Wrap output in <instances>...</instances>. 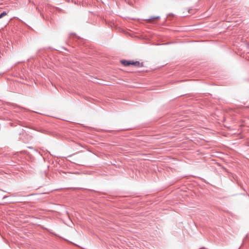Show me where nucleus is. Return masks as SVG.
<instances>
[{"label": "nucleus", "mask_w": 249, "mask_h": 249, "mask_svg": "<svg viewBox=\"0 0 249 249\" xmlns=\"http://www.w3.org/2000/svg\"><path fill=\"white\" fill-rule=\"evenodd\" d=\"M121 63L124 66H129L130 65H132L139 67H141L143 66L142 63H140L139 61L122 60L121 61Z\"/></svg>", "instance_id": "nucleus-1"}, {"label": "nucleus", "mask_w": 249, "mask_h": 249, "mask_svg": "<svg viewBox=\"0 0 249 249\" xmlns=\"http://www.w3.org/2000/svg\"><path fill=\"white\" fill-rule=\"evenodd\" d=\"M160 18L159 17H153L148 19L149 22H152L155 20H158Z\"/></svg>", "instance_id": "nucleus-2"}, {"label": "nucleus", "mask_w": 249, "mask_h": 249, "mask_svg": "<svg viewBox=\"0 0 249 249\" xmlns=\"http://www.w3.org/2000/svg\"><path fill=\"white\" fill-rule=\"evenodd\" d=\"M7 15V13L5 11L3 12L2 13L0 14V18L4 17V16H6Z\"/></svg>", "instance_id": "nucleus-3"}]
</instances>
